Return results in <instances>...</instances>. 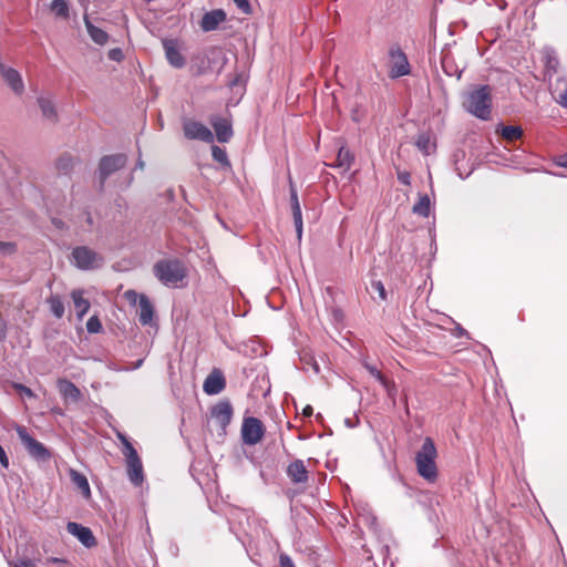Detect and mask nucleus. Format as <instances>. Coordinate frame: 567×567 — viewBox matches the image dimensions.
<instances>
[{"label": "nucleus", "mask_w": 567, "mask_h": 567, "mask_svg": "<svg viewBox=\"0 0 567 567\" xmlns=\"http://www.w3.org/2000/svg\"><path fill=\"white\" fill-rule=\"evenodd\" d=\"M153 272L158 281L171 288L182 287L187 277L186 266L183 261L175 258L157 261L153 267Z\"/></svg>", "instance_id": "nucleus-1"}, {"label": "nucleus", "mask_w": 567, "mask_h": 567, "mask_svg": "<svg viewBox=\"0 0 567 567\" xmlns=\"http://www.w3.org/2000/svg\"><path fill=\"white\" fill-rule=\"evenodd\" d=\"M437 451L431 437H425L420 451L415 455L417 473L425 481L433 483L437 478V467L435 460Z\"/></svg>", "instance_id": "nucleus-2"}, {"label": "nucleus", "mask_w": 567, "mask_h": 567, "mask_svg": "<svg viewBox=\"0 0 567 567\" xmlns=\"http://www.w3.org/2000/svg\"><path fill=\"white\" fill-rule=\"evenodd\" d=\"M491 89L488 85H481L466 94L464 107L471 114L481 120H488L491 116Z\"/></svg>", "instance_id": "nucleus-3"}, {"label": "nucleus", "mask_w": 567, "mask_h": 567, "mask_svg": "<svg viewBox=\"0 0 567 567\" xmlns=\"http://www.w3.org/2000/svg\"><path fill=\"white\" fill-rule=\"evenodd\" d=\"M16 432L31 457L38 462L50 461L52 453L41 442L32 437L24 426L18 425Z\"/></svg>", "instance_id": "nucleus-4"}, {"label": "nucleus", "mask_w": 567, "mask_h": 567, "mask_svg": "<svg viewBox=\"0 0 567 567\" xmlns=\"http://www.w3.org/2000/svg\"><path fill=\"white\" fill-rule=\"evenodd\" d=\"M72 257L75 266L82 270L100 268L104 262V259L100 254L86 246L75 247L72 251Z\"/></svg>", "instance_id": "nucleus-5"}, {"label": "nucleus", "mask_w": 567, "mask_h": 567, "mask_svg": "<svg viewBox=\"0 0 567 567\" xmlns=\"http://www.w3.org/2000/svg\"><path fill=\"white\" fill-rule=\"evenodd\" d=\"M265 435V426L262 422L255 417H245L241 425V440L246 445H256Z\"/></svg>", "instance_id": "nucleus-6"}, {"label": "nucleus", "mask_w": 567, "mask_h": 567, "mask_svg": "<svg viewBox=\"0 0 567 567\" xmlns=\"http://www.w3.org/2000/svg\"><path fill=\"white\" fill-rule=\"evenodd\" d=\"M389 58L391 62L390 76L392 79L410 74L411 66L408 56L399 45H392L389 49Z\"/></svg>", "instance_id": "nucleus-7"}, {"label": "nucleus", "mask_w": 567, "mask_h": 567, "mask_svg": "<svg viewBox=\"0 0 567 567\" xmlns=\"http://www.w3.org/2000/svg\"><path fill=\"white\" fill-rule=\"evenodd\" d=\"M126 156L124 154L107 155L101 158L99 165L100 181L103 184L105 179L118 171L126 164Z\"/></svg>", "instance_id": "nucleus-8"}, {"label": "nucleus", "mask_w": 567, "mask_h": 567, "mask_svg": "<svg viewBox=\"0 0 567 567\" xmlns=\"http://www.w3.org/2000/svg\"><path fill=\"white\" fill-rule=\"evenodd\" d=\"M183 130L188 140H199L206 143H212L214 141L212 131L199 122L187 121L184 123Z\"/></svg>", "instance_id": "nucleus-9"}, {"label": "nucleus", "mask_w": 567, "mask_h": 567, "mask_svg": "<svg viewBox=\"0 0 567 567\" xmlns=\"http://www.w3.org/2000/svg\"><path fill=\"white\" fill-rule=\"evenodd\" d=\"M540 55H542L540 60H542V62L544 64V69H545V79L550 80L555 75H558L560 62H559V59H558V55H557V52L555 51V49H553L550 47H545L542 49Z\"/></svg>", "instance_id": "nucleus-10"}, {"label": "nucleus", "mask_w": 567, "mask_h": 567, "mask_svg": "<svg viewBox=\"0 0 567 567\" xmlns=\"http://www.w3.org/2000/svg\"><path fill=\"white\" fill-rule=\"evenodd\" d=\"M0 73L6 83L16 94L20 95L23 93L24 83L20 73L16 69L9 68L4 65L2 61H0Z\"/></svg>", "instance_id": "nucleus-11"}, {"label": "nucleus", "mask_w": 567, "mask_h": 567, "mask_svg": "<svg viewBox=\"0 0 567 567\" xmlns=\"http://www.w3.org/2000/svg\"><path fill=\"white\" fill-rule=\"evenodd\" d=\"M212 417L225 431L233 417V406L229 401H221L212 409Z\"/></svg>", "instance_id": "nucleus-12"}, {"label": "nucleus", "mask_w": 567, "mask_h": 567, "mask_svg": "<svg viewBox=\"0 0 567 567\" xmlns=\"http://www.w3.org/2000/svg\"><path fill=\"white\" fill-rule=\"evenodd\" d=\"M66 530L74 537L79 539L86 548H91L95 546L96 540L89 527H85L81 524L69 522L66 525Z\"/></svg>", "instance_id": "nucleus-13"}, {"label": "nucleus", "mask_w": 567, "mask_h": 567, "mask_svg": "<svg viewBox=\"0 0 567 567\" xmlns=\"http://www.w3.org/2000/svg\"><path fill=\"white\" fill-rule=\"evenodd\" d=\"M550 93L554 100L567 109V79L563 75H556V79L547 80Z\"/></svg>", "instance_id": "nucleus-14"}, {"label": "nucleus", "mask_w": 567, "mask_h": 567, "mask_svg": "<svg viewBox=\"0 0 567 567\" xmlns=\"http://www.w3.org/2000/svg\"><path fill=\"white\" fill-rule=\"evenodd\" d=\"M226 386V381L220 370H213L206 378L203 389L204 392L209 395H216L220 393Z\"/></svg>", "instance_id": "nucleus-15"}, {"label": "nucleus", "mask_w": 567, "mask_h": 567, "mask_svg": "<svg viewBox=\"0 0 567 567\" xmlns=\"http://www.w3.org/2000/svg\"><path fill=\"white\" fill-rule=\"evenodd\" d=\"M226 20V13L221 9H215L206 12L200 20V28L205 32L214 31Z\"/></svg>", "instance_id": "nucleus-16"}, {"label": "nucleus", "mask_w": 567, "mask_h": 567, "mask_svg": "<svg viewBox=\"0 0 567 567\" xmlns=\"http://www.w3.org/2000/svg\"><path fill=\"white\" fill-rule=\"evenodd\" d=\"M58 390L64 401L79 402L82 398L80 389L66 379H59L56 382Z\"/></svg>", "instance_id": "nucleus-17"}, {"label": "nucleus", "mask_w": 567, "mask_h": 567, "mask_svg": "<svg viewBox=\"0 0 567 567\" xmlns=\"http://www.w3.org/2000/svg\"><path fill=\"white\" fill-rule=\"evenodd\" d=\"M212 125L215 130L217 141L220 143H227L233 136L231 124L227 118L216 117L212 121Z\"/></svg>", "instance_id": "nucleus-18"}, {"label": "nucleus", "mask_w": 567, "mask_h": 567, "mask_svg": "<svg viewBox=\"0 0 567 567\" xmlns=\"http://www.w3.org/2000/svg\"><path fill=\"white\" fill-rule=\"evenodd\" d=\"M287 475L296 484L306 483L308 481V471L303 461L296 460L290 463L287 468Z\"/></svg>", "instance_id": "nucleus-19"}, {"label": "nucleus", "mask_w": 567, "mask_h": 567, "mask_svg": "<svg viewBox=\"0 0 567 567\" xmlns=\"http://www.w3.org/2000/svg\"><path fill=\"white\" fill-rule=\"evenodd\" d=\"M69 476L82 496L89 499L91 497V488L86 476L74 468H69Z\"/></svg>", "instance_id": "nucleus-20"}, {"label": "nucleus", "mask_w": 567, "mask_h": 567, "mask_svg": "<svg viewBox=\"0 0 567 567\" xmlns=\"http://www.w3.org/2000/svg\"><path fill=\"white\" fill-rule=\"evenodd\" d=\"M138 320L143 326H147L152 322L154 317V307L150 299L145 295L140 296L138 302Z\"/></svg>", "instance_id": "nucleus-21"}, {"label": "nucleus", "mask_w": 567, "mask_h": 567, "mask_svg": "<svg viewBox=\"0 0 567 567\" xmlns=\"http://www.w3.org/2000/svg\"><path fill=\"white\" fill-rule=\"evenodd\" d=\"M127 476L132 484L140 486L144 481L143 464L141 458L126 462Z\"/></svg>", "instance_id": "nucleus-22"}, {"label": "nucleus", "mask_w": 567, "mask_h": 567, "mask_svg": "<svg viewBox=\"0 0 567 567\" xmlns=\"http://www.w3.org/2000/svg\"><path fill=\"white\" fill-rule=\"evenodd\" d=\"M84 291L81 289L73 290L71 293L76 316L80 320L87 313L90 301L83 297Z\"/></svg>", "instance_id": "nucleus-23"}, {"label": "nucleus", "mask_w": 567, "mask_h": 567, "mask_svg": "<svg viewBox=\"0 0 567 567\" xmlns=\"http://www.w3.org/2000/svg\"><path fill=\"white\" fill-rule=\"evenodd\" d=\"M84 23H85L87 33L93 42H95L99 45H104L109 41V34L104 30L95 27L90 21L89 17L86 14L84 16Z\"/></svg>", "instance_id": "nucleus-24"}, {"label": "nucleus", "mask_w": 567, "mask_h": 567, "mask_svg": "<svg viewBox=\"0 0 567 567\" xmlns=\"http://www.w3.org/2000/svg\"><path fill=\"white\" fill-rule=\"evenodd\" d=\"M38 105L42 112V115L50 122L55 123L58 121V112L55 105L50 97L40 96L38 99Z\"/></svg>", "instance_id": "nucleus-25"}, {"label": "nucleus", "mask_w": 567, "mask_h": 567, "mask_svg": "<svg viewBox=\"0 0 567 567\" xmlns=\"http://www.w3.org/2000/svg\"><path fill=\"white\" fill-rule=\"evenodd\" d=\"M166 59L174 68H182L185 64V59L173 42L166 41L164 43Z\"/></svg>", "instance_id": "nucleus-26"}, {"label": "nucleus", "mask_w": 567, "mask_h": 567, "mask_svg": "<svg viewBox=\"0 0 567 567\" xmlns=\"http://www.w3.org/2000/svg\"><path fill=\"white\" fill-rule=\"evenodd\" d=\"M496 133L501 134V136L507 142H515L523 136L522 127L513 125H499L496 128Z\"/></svg>", "instance_id": "nucleus-27"}, {"label": "nucleus", "mask_w": 567, "mask_h": 567, "mask_svg": "<svg viewBox=\"0 0 567 567\" xmlns=\"http://www.w3.org/2000/svg\"><path fill=\"white\" fill-rule=\"evenodd\" d=\"M412 212L419 216L427 217L431 212V202L427 195L420 196L417 203L412 207Z\"/></svg>", "instance_id": "nucleus-28"}, {"label": "nucleus", "mask_w": 567, "mask_h": 567, "mask_svg": "<svg viewBox=\"0 0 567 567\" xmlns=\"http://www.w3.org/2000/svg\"><path fill=\"white\" fill-rule=\"evenodd\" d=\"M49 8L59 18L68 19L70 16L69 2L66 0H53Z\"/></svg>", "instance_id": "nucleus-29"}, {"label": "nucleus", "mask_w": 567, "mask_h": 567, "mask_svg": "<svg viewBox=\"0 0 567 567\" xmlns=\"http://www.w3.org/2000/svg\"><path fill=\"white\" fill-rule=\"evenodd\" d=\"M353 162V155L351 154L350 150L346 147H340L338 155H337V166L340 168H343L344 171L350 169Z\"/></svg>", "instance_id": "nucleus-30"}, {"label": "nucleus", "mask_w": 567, "mask_h": 567, "mask_svg": "<svg viewBox=\"0 0 567 567\" xmlns=\"http://www.w3.org/2000/svg\"><path fill=\"white\" fill-rule=\"evenodd\" d=\"M50 310L56 318H62L64 315V305L59 296H52L48 300Z\"/></svg>", "instance_id": "nucleus-31"}, {"label": "nucleus", "mask_w": 567, "mask_h": 567, "mask_svg": "<svg viewBox=\"0 0 567 567\" xmlns=\"http://www.w3.org/2000/svg\"><path fill=\"white\" fill-rule=\"evenodd\" d=\"M416 146L425 155H429L433 148L430 136L425 134H422L417 137Z\"/></svg>", "instance_id": "nucleus-32"}, {"label": "nucleus", "mask_w": 567, "mask_h": 567, "mask_svg": "<svg viewBox=\"0 0 567 567\" xmlns=\"http://www.w3.org/2000/svg\"><path fill=\"white\" fill-rule=\"evenodd\" d=\"M212 156L216 162L220 163L221 165H230L225 150L220 148L219 146L214 145L212 147Z\"/></svg>", "instance_id": "nucleus-33"}, {"label": "nucleus", "mask_w": 567, "mask_h": 567, "mask_svg": "<svg viewBox=\"0 0 567 567\" xmlns=\"http://www.w3.org/2000/svg\"><path fill=\"white\" fill-rule=\"evenodd\" d=\"M122 453L126 458V462L140 458L137 451L134 449L131 442L123 445Z\"/></svg>", "instance_id": "nucleus-34"}, {"label": "nucleus", "mask_w": 567, "mask_h": 567, "mask_svg": "<svg viewBox=\"0 0 567 567\" xmlns=\"http://www.w3.org/2000/svg\"><path fill=\"white\" fill-rule=\"evenodd\" d=\"M86 329L91 333H97L102 329V324L96 316L91 317L86 322Z\"/></svg>", "instance_id": "nucleus-35"}, {"label": "nucleus", "mask_w": 567, "mask_h": 567, "mask_svg": "<svg viewBox=\"0 0 567 567\" xmlns=\"http://www.w3.org/2000/svg\"><path fill=\"white\" fill-rule=\"evenodd\" d=\"M362 364L373 378H375L379 382H383L384 375L378 370L375 365H372L367 361H363Z\"/></svg>", "instance_id": "nucleus-36"}, {"label": "nucleus", "mask_w": 567, "mask_h": 567, "mask_svg": "<svg viewBox=\"0 0 567 567\" xmlns=\"http://www.w3.org/2000/svg\"><path fill=\"white\" fill-rule=\"evenodd\" d=\"M384 390L386 391L389 398L393 399L396 392L395 385L393 382H390L385 378L383 379V382H380Z\"/></svg>", "instance_id": "nucleus-37"}, {"label": "nucleus", "mask_w": 567, "mask_h": 567, "mask_svg": "<svg viewBox=\"0 0 567 567\" xmlns=\"http://www.w3.org/2000/svg\"><path fill=\"white\" fill-rule=\"evenodd\" d=\"M13 388H14L19 393H21V394H23V395H25V396H28V398H34V393H33V391H32L30 388H28V386H25V385H23V384H21V383H13Z\"/></svg>", "instance_id": "nucleus-38"}, {"label": "nucleus", "mask_w": 567, "mask_h": 567, "mask_svg": "<svg viewBox=\"0 0 567 567\" xmlns=\"http://www.w3.org/2000/svg\"><path fill=\"white\" fill-rule=\"evenodd\" d=\"M290 204H291V209L293 207H300L297 190L291 183H290Z\"/></svg>", "instance_id": "nucleus-39"}, {"label": "nucleus", "mask_w": 567, "mask_h": 567, "mask_svg": "<svg viewBox=\"0 0 567 567\" xmlns=\"http://www.w3.org/2000/svg\"><path fill=\"white\" fill-rule=\"evenodd\" d=\"M109 58L112 61L120 62L123 60L124 54L121 49H112L109 51Z\"/></svg>", "instance_id": "nucleus-40"}, {"label": "nucleus", "mask_w": 567, "mask_h": 567, "mask_svg": "<svg viewBox=\"0 0 567 567\" xmlns=\"http://www.w3.org/2000/svg\"><path fill=\"white\" fill-rule=\"evenodd\" d=\"M237 8L240 9L244 13H250V4L248 2V0H233Z\"/></svg>", "instance_id": "nucleus-41"}, {"label": "nucleus", "mask_w": 567, "mask_h": 567, "mask_svg": "<svg viewBox=\"0 0 567 567\" xmlns=\"http://www.w3.org/2000/svg\"><path fill=\"white\" fill-rule=\"evenodd\" d=\"M372 288L375 289L382 300L386 298L384 286L381 281H373Z\"/></svg>", "instance_id": "nucleus-42"}, {"label": "nucleus", "mask_w": 567, "mask_h": 567, "mask_svg": "<svg viewBox=\"0 0 567 567\" xmlns=\"http://www.w3.org/2000/svg\"><path fill=\"white\" fill-rule=\"evenodd\" d=\"M126 300L130 302V303H133L135 305L137 302V300L140 301V296L141 295H137L136 291L134 290H127L125 293H124Z\"/></svg>", "instance_id": "nucleus-43"}, {"label": "nucleus", "mask_w": 567, "mask_h": 567, "mask_svg": "<svg viewBox=\"0 0 567 567\" xmlns=\"http://www.w3.org/2000/svg\"><path fill=\"white\" fill-rule=\"evenodd\" d=\"M279 563L280 567H295L292 559L286 554L280 555Z\"/></svg>", "instance_id": "nucleus-44"}, {"label": "nucleus", "mask_w": 567, "mask_h": 567, "mask_svg": "<svg viewBox=\"0 0 567 567\" xmlns=\"http://www.w3.org/2000/svg\"><path fill=\"white\" fill-rule=\"evenodd\" d=\"M291 212H292L293 224H301L302 223L301 207H293L291 209Z\"/></svg>", "instance_id": "nucleus-45"}, {"label": "nucleus", "mask_w": 567, "mask_h": 567, "mask_svg": "<svg viewBox=\"0 0 567 567\" xmlns=\"http://www.w3.org/2000/svg\"><path fill=\"white\" fill-rule=\"evenodd\" d=\"M13 567H37L35 561L30 559H18Z\"/></svg>", "instance_id": "nucleus-46"}, {"label": "nucleus", "mask_w": 567, "mask_h": 567, "mask_svg": "<svg viewBox=\"0 0 567 567\" xmlns=\"http://www.w3.org/2000/svg\"><path fill=\"white\" fill-rule=\"evenodd\" d=\"M398 179L403 185H410V183H411V176L408 172H399Z\"/></svg>", "instance_id": "nucleus-47"}, {"label": "nucleus", "mask_w": 567, "mask_h": 567, "mask_svg": "<svg viewBox=\"0 0 567 567\" xmlns=\"http://www.w3.org/2000/svg\"><path fill=\"white\" fill-rule=\"evenodd\" d=\"M0 251L3 254H11L14 251V245L11 243L0 241Z\"/></svg>", "instance_id": "nucleus-48"}, {"label": "nucleus", "mask_w": 567, "mask_h": 567, "mask_svg": "<svg viewBox=\"0 0 567 567\" xmlns=\"http://www.w3.org/2000/svg\"><path fill=\"white\" fill-rule=\"evenodd\" d=\"M72 164V158L70 156L61 157L58 162L59 168L66 169Z\"/></svg>", "instance_id": "nucleus-49"}, {"label": "nucleus", "mask_w": 567, "mask_h": 567, "mask_svg": "<svg viewBox=\"0 0 567 567\" xmlns=\"http://www.w3.org/2000/svg\"><path fill=\"white\" fill-rule=\"evenodd\" d=\"M0 464L4 467V468H8L9 467V458L6 454V451L3 450V447L0 445Z\"/></svg>", "instance_id": "nucleus-50"}, {"label": "nucleus", "mask_w": 567, "mask_h": 567, "mask_svg": "<svg viewBox=\"0 0 567 567\" xmlns=\"http://www.w3.org/2000/svg\"><path fill=\"white\" fill-rule=\"evenodd\" d=\"M555 164L559 167H565L567 168V153L566 154H563V155H559L556 157L555 159Z\"/></svg>", "instance_id": "nucleus-51"}, {"label": "nucleus", "mask_w": 567, "mask_h": 567, "mask_svg": "<svg viewBox=\"0 0 567 567\" xmlns=\"http://www.w3.org/2000/svg\"><path fill=\"white\" fill-rule=\"evenodd\" d=\"M295 228H296V233H297V238L300 241L301 237H302V223L301 224H295Z\"/></svg>", "instance_id": "nucleus-52"}, {"label": "nucleus", "mask_w": 567, "mask_h": 567, "mask_svg": "<svg viewBox=\"0 0 567 567\" xmlns=\"http://www.w3.org/2000/svg\"><path fill=\"white\" fill-rule=\"evenodd\" d=\"M116 437L118 439V441L122 443V445L128 443V439L126 437L125 434L121 433V432H117L116 433Z\"/></svg>", "instance_id": "nucleus-53"}, {"label": "nucleus", "mask_w": 567, "mask_h": 567, "mask_svg": "<svg viewBox=\"0 0 567 567\" xmlns=\"http://www.w3.org/2000/svg\"><path fill=\"white\" fill-rule=\"evenodd\" d=\"M55 564V563H61V564H65L66 561L64 559H61V558H56V557H50L47 559V564Z\"/></svg>", "instance_id": "nucleus-54"}, {"label": "nucleus", "mask_w": 567, "mask_h": 567, "mask_svg": "<svg viewBox=\"0 0 567 567\" xmlns=\"http://www.w3.org/2000/svg\"><path fill=\"white\" fill-rule=\"evenodd\" d=\"M313 413V409L310 406V405H307L305 409H303V415L305 416H311Z\"/></svg>", "instance_id": "nucleus-55"}, {"label": "nucleus", "mask_w": 567, "mask_h": 567, "mask_svg": "<svg viewBox=\"0 0 567 567\" xmlns=\"http://www.w3.org/2000/svg\"><path fill=\"white\" fill-rule=\"evenodd\" d=\"M344 423L348 427H354L355 423L351 419H346Z\"/></svg>", "instance_id": "nucleus-56"}, {"label": "nucleus", "mask_w": 567, "mask_h": 567, "mask_svg": "<svg viewBox=\"0 0 567 567\" xmlns=\"http://www.w3.org/2000/svg\"><path fill=\"white\" fill-rule=\"evenodd\" d=\"M136 166L138 168L143 169L144 168V162L142 159H138Z\"/></svg>", "instance_id": "nucleus-57"}, {"label": "nucleus", "mask_w": 567, "mask_h": 567, "mask_svg": "<svg viewBox=\"0 0 567 567\" xmlns=\"http://www.w3.org/2000/svg\"><path fill=\"white\" fill-rule=\"evenodd\" d=\"M86 221H87V224H89V225H91V224H92V218H91V216H90V215H87V216H86Z\"/></svg>", "instance_id": "nucleus-58"}, {"label": "nucleus", "mask_w": 567, "mask_h": 567, "mask_svg": "<svg viewBox=\"0 0 567 567\" xmlns=\"http://www.w3.org/2000/svg\"><path fill=\"white\" fill-rule=\"evenodd\" d=\"M313 370H315L317 373L319 372V367H318V364H317L316 362L313 363Z\"/></svg>", "instance_id": "nucleus-59"}]
</instances>
